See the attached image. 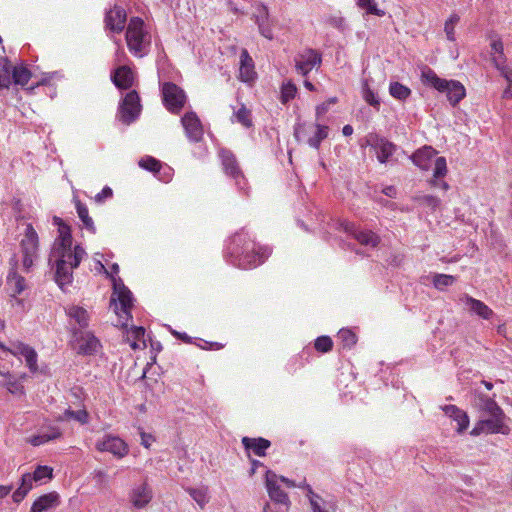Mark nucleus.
Returning a JSON list of instances; mask_svg holds the SVG:
<instances>
[{"label":"nucleus","instance_id":"f257e3e1","mask_svg":"<svg viewBox=\"0 0 512 512\" xmlns=\"http://www.w3.org/2000/svg\"><path fill=\"white\" fill-rule=\"evenodd\" d=\"M269 255L267 248H257L245 232H237L232 236L226 252L229 263L241 269L255 268L264 263Z\"/></svg>","mask_w":512,"mask_h":512},{"label":"nucleus","instance_id":"f03ea898","mask_svg":"<svg viewBox=\"0 0 512 512\" xmlns=\"http://www.w3.org/2000/svg\"><path fill=\"white\" fill-rule=\"evenodd\" d=\"M421 79L423 84L431 86L441 93H446L447 99L453 107H456L466 96V89L461 82L440 78L429 67L422 70Z\"/></svg>","mask_w":512,"mask_h":512},{"label":"nucleus","instance_id":"7ed1b4c3","mask_svg":"<svg viewBox=\"0 0 512 512\" xmlns=\"http://www.w3.org/2000/svg\"><path fill=\"white\" fill-rule=\"evenodd\" d=\"M110 279L113 284V293L110 298V307H114V312L121 317L119 313L118 302L120 304V309L123 314L126 316V321L132 319L131 310L133 308V294L128 289L127 286L123 283L122 279L119 277H115L110 275ZM127 322L122 323L123 328H127Z\"/></svg>","mask_w":512,"mask_h":512},{"label":"nucleus","instance_id":"20e7f679","mask_svg":"<svg viewBox=\"0 0 512 512\" xmlns=\"http://www.w3.org/2000/svg\"><path fill=\"white\" fill-rule=\"evenodd\" d=\"M144 21L140 17H132L126 29V42L129 50L135 55L142 56L147 32L144 31Z\"/></svg>","mask_w":512,"mask_h":512},{"label":"nucleus","instance_id":"39448f33","mask_svg":"<svg viewBox=\"0 0 512 512\" xmlns=\"http://www.w3.org/2000/svg\"><path fill=\"white\" fill-rule=\"evenodd\" d=\"M20 246L23 254V270L28 273L33 266L34 259L37 257L39 247L38 234L31 223L26 226L24 238L21 240Z\"/></svg>","mask_w":512,"mask_h":512},{"label":"nucleus","instance_id":"423d86ee","mask_svg":"<svg viewBox=\"0 0 512 512\" xmlns=\"http://www.w3.org/2000/svg\"><path fill=\"white\" fill-rule=\"evenodd\" d=\"M141 110L140 96L136 90H131L120 102L118 108L119 120L125 125H130L139 117Z\"/></svg>","mask_w":512,"mask_h":512},{"label":"nucleus","instance_id":"0eeeda50","mask_svg":"<svg viewBox=\"0 0 512 512\" xmlns=\"http://www.w3.org/2000/svg\"><path fill=\"white\" fill-rule=\"evenodd\" d=\"M278 475L272 470L267 469L265 473V484L270 499L278 506L276 512H288L290 500L286 492H284L277 483Z\"/></svg>","mask_w":512,"mask_h":512},{"label":"nucleus","instance_id":"6e6552de","mask_svg":"<svg viewBox=\"0 0 512 512\" xmlns=\"http://www.w3.org/2000/svg\"><path fill=\"white\" fill-rule=\"evenodd\" d=\"M161 91L167 110L175 114L179 113L186 103L184 90L173 82H165Z\"/></svg>","mask_w":512,"mask_h":512},{"label":"nucleus","instance_id":"1a4fd4ad","mask_svg":"<svg viewBox=\"0 0 512 512\" xmlns=\"http://www.w3.org/2000/svg\"><path fill=\"white\" fill-rule=\"evenodd\" d=\"M219 156L225 173L235 180L240 190H244L246 185L245 177L234 153L229 149L222 148L219 151Z\"/></svg>","mask_w":512,"mask_h":512},{"label":"nucleus","instance_id":"9d476101","mask_svg":"<svg viewBox=\"0 0 512 512\" xmlns=\"http://www.w3.org/2000/svg\"><path fill=\"white\" fill-rule=\"evenodd\" d=\"M366 143L376 151L377 159L380 163H387L397 150V146L394 143L376 133L369 134L366 138Z\"/></svg>","mask_w":512,"mask_h":512},{"label":"nucleus","instance_id":"9b49d317","mask_svg":"<svg viewBox=\"0 0 512 512\" xmlns=\"http://www.w3.org/2000/svg\"><path fill=\"white\" fill-rule=\"evenodd\" d=\"M295 63L297 72L306 76L315 66L322 63V55L317 50L308 48L295 58Z\"/></svg>","mask_w":512,"mask_h":512},{"label":"nucleus","instance_id":"f8f14e48","mask_svg":"<svg viewBox=\"0 0 512 512\" xmlns=\"http://www.w3.org/2000/svg\"><path fill=\"white\" fill-rule=\"evenodd\" d=\"M96 448L99 451H107L112 453L118 458H123L128 454V445L119 437L106 435L103 440L96 443Z\"/></svg>","mask_w":512,"mask_h":512},{"label":"nucleus","instance_id":"ddd939ff","mask_svg":"<svg viewBox=\"0 0 512 512\" xmlns=\"http://www.w3.org/2000/svg\"><path fill=\"white\" fill-rule=\"evenodd\" d=\"M127 14L123 7L114 5L105 14V27L112 32L121 33L125 28Z\"/></svg>","mask_w":512,"mask_h":512},{"label":"nucleus","instance_id":"4468645a","mask_svg":"<svg viewBox=\"0 0 512 512\" xmlns=\"http://www.w3.org/2000/svg\"><path fill=\"white\" fill-rule=\"evenodd\" d=\"M52 267L54 271V280L59 288L65 291V287L70 285L73 281V270L76 267L67 264L63 259H55Z\"/></svg>","mask_w":512,"mask_h":512},{"label":"nucleus","instance_id":"2eb2a0df","mask_svg":"<svg viewBox=\"0 0 512 512\" xmlns=\"http://www.w3.org/2000/svg\"><path fill=\"white\" fill-rule=\"evenodd\" d=\"M504 416H491L489 419L481 420L471 431L472 435H479L481 431L486 429L490 433L508 434L509 428L503 422Z\"/></svg>","mask_w":512,"mask_h":512},{"label":"nucleus","instance_id":"dca6fc26","mask_svg":"<svg viewBox=\"0 0 512 512\" xmlns=\"http://www.w3.org/2000/svg\"><path fill=\"white\" fill-rule=\"evenodd\" d=\"M77 336L78 354L81 355H94L97 353L98 348L101 346L100 341L91 332H80L77 329L73 331Z\"/></svg>","mask_w":512,"mask_h":512},{"label":"nucleus","instance_id":"f3484780","mask_svg":"<svg viewBox=\"0 0 512 512\" xmlns=\"http://www.w3.org/2000/svg\"><path fill=\"white\" fill-rule=\"evenodd\" d=\"M188 138L193 142H199L203 137L201 122L194 112H187L181 119Z\"/></svg>","mask_w":512,"mask_h":512},{"label":"nucleus","instance_id":"a211bd4d","mask_svg":"<svg viewBox=\"0 0 512 512\" xmlns=\"http://www.w3.org/2000/svg\"><path fill=\"white\" fill-rule=\"evenodd\" d=\"M85 255L86 252L81 245H75L74 249L69 247L67 250H52L51 252V257L63 259L67 264L72 265V267H79Z\"/></svg>","mask_w":512,"mask_h":512},{"label":"nucleus","instance_id":"6ab92c4d","mask_svg":"<svg viewBox=\"0 0 512 512\" xmlns=\"http://www.w3.org/2000/svg\"><path fill=\"white\" fill-rule=\"evenodd\" d=\"M111 81L119 90H128L134 84L133 71L127 65L119 66L112 71Z\"/></svg>","mask_w":512,"mask_h":512},{"label":"nucleus","instance_id":"aec40b11","mask_svg":"<svg viewBox=\"0 0 512 512\" xmlns=\"http://www.w3.org/2000/svg\"><path fill=\"white\" fill-rule=\"evenodd\" d=\"M241 442L249 457L251 451L256 456L264 457L266 456V450L271 446V442L263 437L251 438L245 436Z\"/></svg>","mask_w":512,"mask_h":512},{"label":"nucleus","instance_id":"412c9836","mask_svg":"<svg viewBox=\"0 0 512 512\" xmlns=\"http://www.w3.org/2000/svg\"><path fill=\"white\" fill-rule=\"evenodd\" d=\"M254 18L260 34L267 39H273V32L269 23V10L264 3L258 4L257 14L254 15Z\"/></svg>","mask_w":512,"mask_h":512},{"label":"nucleus","instance_id":"4be33fe9","mask_svg":"<svg viewBox=\"0 0 512 512\" xmlns=\"http://www.w3.org/2000/svg\"><path fill=\"white\" fill-rule=\"evenodd\" d=\"M444 413L457 422L458 433H463L469 426V417L465 411L456 405H445L442 407Z\"/></svg>","mask_w":512,"mask_h":512},{"label":"nucleus","instance_id":"5701e85b","mask_svg":"<svg viewBox=\"0 0 512 512\" xmlns=\"http://www.w3.org/2000/svg\"><path fill=\"white\" fill-rule=\"evenodd\" d=\"M151 500L152 490L146 482L132 490L131 502L135 508H144Z\"/></svg>","mask_w":512,"mask_h":512},{"label":"nucleus","instance_id":"b1692460","mask_svg":"<svg viewBox=\"0 0 512 512\" xmlns=\"http://www.w3.org/2000/svg\"><path fill=\"white\" fill-rule=\"evenodd\" d=\"M240 79L243 82H252L256 78L254 70V61L246 49H243L240 55Z\"/></svg>","mask_w":512,"mask_h":512},{"label":"nucleus","instance_id":"393cba45","mask_svg":"<svg viewBox=\"0 0 512 512\" xmlns=\"http://www.w3.org/2000/svg\"><path fill=\"white\" fill-rule=\"evenodd\" d=\"M462 302H465V305L469 307L470 311L478 315L483 319H490L494 312L491 308H489L484 302L475 299L468 294H465L460 299Z\"/></svg>","mask_w":512,"mask_h":512},{"label":"nucleus","instance_id":"a878e982","mask_svg":"<svg viewBox=\"0 0 512 512\" xmlns=\"http://www.w3.org/2000/svg\"><path fill=\"white\" fill-rule=\"evenodd\" d=\"M59 503V494L57 492H50L38 497L33 502L30 512H45L52 507L58 506Z\"/></svg>","mask_w":512,"mask_h":512},{"label":"nucleus","instance_id":"bb28decb","mask_svg":"<svg viewBox=\"0 0 512 512\" xmlns=\"http://www.w3.org/2000/svg\"><path fill=\"white\" fill-rule=\"evenodd\" d=\"M436 153L437 152L432 147L425 146L414 152L411 156V160L422 170H428L433 163V157Z\"/></svg>","mask_w":512,"mask_h":512},{"label":"nucleus","instance_id":"cd10ccee","mask_svg":"<svg viewBox=\"0 0 512 512\" xmlns=\"http://www.w3.org/2000/svg\"><path fill=\"white\" fill-rule=\"evenodd\" d=\"M475 406L480 410L485 411L490 416H504L503 410L495 400L483 393H479L476 396Z\"/></svg>","mask_w":512,"mask_h":512},{"label":"nucleus","instance_id":"c85d7f7f","mask_svg":"<svg viewBox=\"0 0 512 512\" xmlns=\"http://www.w3.org/2000/svg\"><path fill=\"white\" fill-rule=\"evenodd\" d=\"M59 237L56 239L55 244L52 250H67V248L72 247V234L71 228L66 223H61L60 228H58Z\"/></svg>","mask_w":512,"mask_h":512},{"label":"nucleus","instance_id":"c756f323","mask_svg":"<svg viewBox=\"0 0 512 512\" xmlns=\"http://www.w3.org/2000/svg\"><path fill=\"white\" fill-rule=\"evenodd\" d=\"M32 78V72L25 65H16L11 73V85L24 87Z\"/></svg>","mask_w":512,"mask_h":512},{"label":"nucleus","instance_id":"7c9ffc66","mask_svg":"<svg viewBox=\"0 0 512 512\" xmlns=\"http://www.w3.org/2000/svg\"><path fill=\"white\" fill-rule=\"evenodd\" d=\"M14 69L8 57H0V89H9L11 86V73Z\"/></svg>","mask_w":512,"mask_h":512},{"label":"nucleus","instance_id":"2f4dec72","mask_svg":"<svg viewBox=\"0 0 512 512\" xmlns=\"http://www.w3.org/2000/svg\"><path fill=\"white\" fill-rule=\"evenodd\" d=\"M353 237L365 246L376 247L380 243V237L371 230L354 231Z\"/></svg>","mask_w":512,"mask_h":512},{"label":"nucleus","instance_id":"473e14b6","mask_svg":"<svg viewBox=\"0 0 512 512\" xmlns=\"http://www.w3.org/2000/svg\"><path fill=\"white\" fill-rule=\"evenodd\" d=\"M67 314L70 318L74 319L80 328H86L89 325V314L86 309L81 306H71Z\"/></svg>","mask_w":512,"mask_h":512},{"label":"nucleus","instance_id":"72a5a7b5","mask_svg":"<svg viewBox=\"0 0 512 512\" xmlns=\"http://www.w3.org/2000/svg\"><path fill=\"white\" fill-rule=\"evenodd\" d=\"M75 204H76L77 214H78L80 220L83 222L84 227L88 231L95 233L96 228L94 226V222H93L92 218L89 216L87 206L85 204H83L78 199L75 201Z\"/></svg>","mask_w":512,"mask_h":512},{"label":"nucleus","instance_id":"f704fd0d","mask_svg":"<svg viewBox=\"0 0 512 512\" xmlns=\"http://www.w3.org/2000/svg\"><path fill=\"white\" fill-rule=\"evenodd\" d=\"M138 165L141 168H143L149 172H152L156 177L161 179V177L159 176V173L162 168V163L158 159H156L152 156H146L139 160Z\"/></svg>","mask_w":512,"mask_h":512},{"label":"nucleus","instance_id":"c9c22d12","mask_svg":"<svg viewBox=\"0 0 512 512\" xmlns=\"http://www.w3.org/2000/svg\"><path fill=\"white\" fill-rule=\"evenodd\" d=\"M89 413L86 409H80L78 411L71 410L70 408L66 409L63 416L59 417V420H68L73 419L80 424H87L89 422Z\"/></svg>","mask_w":512,"mask_h":512},{"label":"nucleus","instance_id":"e433bc0d","mask_svg":"<svg viewBox=\"0 0 512 512\" xmlns=\"http://www.w3.org/2000/svg\"><path fill=\"white\" fill-rule=\"evenodd\" d=\"M389 93L393 98L403 101L411 95V90L400 82H391Z\"/></svg>","mask_w":512,"mask_h":512},{"label":"nucleus","instance_id":"4c0bfd02","mask_svg":"<svg viewBox=\"0 0 512 512\" xmlns=\"http://www.w3.org/2000/svg\"><path fill=\"white\" fill-rule=\"evenodd\" d=\"M315 127L317 129L315 134L307 142L311 147L318 149L321 142L327 138L329 127L321 124H316Z\"/></svg>","mask_w":512,"mask_h":512},{"label":"nucleus","instance_id":"58836bf2","mask_svg":"<svg viewBox=\"0 0 512 512\" xmlns=\"http://www.w3.org/2000/svg\"><path fill=\"white\" fill-rule=\"evenodd\" d=\"M237 122L246 128L253 126L251 110H249L244 104L234 112Z\"/></svg>","mask_w":512,"mask_h":512},{"label":"nucleus","instance_id":"ea45409f","mask_svg":"<svg viewBox=\"0 0 512 512\" xmlns=\"http://www.w3.org/2000/svg\"><path fill=\"white\" fill-rule=\"evenodd\" d=\"M14 281L13 296L21 294L26 287L25 278L19 275L15 270H12L8 274V282Z\"/></svg>","mask_w":512,"mask_h":512},{"label":"nucleus","instance_id":"a19ab883","mask_svg":"<svg viewBox=\"0 0 512 512\" xmlns=\"http://www.w3.org/2000/svg\"><path fill=\"white\" fill-rule=\"evenodd\" d=\"M460 17L453 13L445 22L444 31L449 41H455V26L459 23Z\"/></svg>","mask_w":512,"mask_h":512},{"label":"nucleus","instance_id":"79ce46f5","mask_svg":"<svg viewBox=\"0 0 512 512\" xmlns=\"http://www.w3.org/2000/svg\"><path fill=\"white\" fill-rule=\"evenodd\" d=\"M338 338L342 341L344 348H352L357 342L356 334L350 329H341Z\"/></svg>","mask_w":512,"mask_h":512},{"label":"nucleus","instance_id":"37998d69","mask_svg":"<svg viewBox=\"0 0 512 512\" xmlns=\"http://www.w3.org/2000/svg\"><path fill=\"white\" fill-rule=\"evenodd\" d=\"M296 93L297 87L293 82L288 81L284 83L281 87V102L283 104L288 103L290 100L294 99Z\"/></svg>","mask_w":512,"mask_h":512},{"label":"nucleus","instance_id":"c03bdc74","mask_svg":"<svg viewBox=\"0 0 512 512\" xmlns=\"http://www.w3.org/2000/svg\"><path fill=\"white\" fill-rule=\"evenodd\" d=\"M314 348L320 353H328L333 349V340L329 336H319L314 341Z\"/></svg>","mask_w":512,"mask_h":512},{"label":"nucleus","instance_id":"a18cd8bd","mask_svg":"<svg viewBox=\"0 0 512 512\" xmlns=\"http://www.w3.org/2000/svg\"><path fill=\"white\" fill-rule=\"evenodd\" d=\"M363 98L369 105L379 110L380 100L378 96L370 89L367 81L363 83Z\"/></svg>","mask_w":512,"mask_h":512},{"label":"nucleus","instance_id":"49530a36","mask_svg":"<svg viewBox=\"0 0 512 512\" xmlns=\"http://www.w3.org/2000/svg\"><path fill=\"white\" fill-rule=\"evenodd\" d=\"M134 341L130 344L131 348L136 350L139 348L138 342H142L143 346H146L144 336H145V329L142 326H132L130 331Z\"/></svg>","mask_w":512,"mask_h":512},{"label":"nucleus","instance_id":"de8ad7c7","mask_svg":"<svg viewBox=\"0 0 512 512\" xmlns=\"http://www.w3.org/2000/svg\"><path fill=\"white\" fill-rule=\"evenodd\" d=\"M447 173V163L445 157H437L434 160L433 177L436 179L443 178Z\"/></svg>","mask_w":512,"mask_h":512},{"label":"nucleus","instance_id":"09e8293b","mask_svg":"<svg viewBox=\"0 0 512 512\" xmlns=\"http://www.w3.org/2000/svg\"><path fill=\"white\" fill-rule=\"evenodd\" d=\"M31 475L35 482H39L44 478L51 479L53 477V469L46 465H38Z\"/></svg>","mask_w":512,"mask_h":512},{"label":"nucleus","instance_id":"8fccbe9b","mask_svg":"<svg viewBox=\"0 0 512 512\" xmlns=\"http://www.w3.org/2000/svg\"><path fill=\"white\" fill-rule=\"evenodd\" d=\"M455 282V277L446 274H436L433 278L434 286L442 290L444 287L451 286Z\"/></svg>","mask_w":512,"mask_h":512},{"label":"nucleus","instance_id":"3c124183","mask_svg":"<svg viewBox=\"0 0 512 512\" xmlns=\"http://www.w3.org/2000/svg\"><path fill=\"white\" fill-rule=\"evenodd\" d=\"M493 62L508 84L512 86V69L506 66L505 62L498 61V58H493Z\"/></svg>","mask_w":512,"mask_h":512},{"label":"nucleus","instance_id":"603ef678","mask_svg":"<svg viewBox=\"0 0 512 512\" xmlns=\"http://www.w3.org/2000/svg\"><path fill=\"white\" fill-rule=\"evenodd\" d=\"M490 46L492 52L497 54V56H494L493 58H498V61L505 62L506 57L504 55V46L502 40L500 38L495 39L491 42Z\"/></svg>","mask_w":512,"mask_h":512},{"label":"nucleus","instance_id":"864d4df0","mask_svg":"<svg viewBox=\"0 0 512 512\" xmlns=\"http://www.w3.org/2000/svg\"><path fill=\"white\" fill-rule=\"evenodd\" d=\"M419 201H420L422 204H424V205H426V206L430 207V208H431V209H433V210L437 209V208L440 206V204H441V200H440L438 197L433 196V195H424V196H421V197L419 198Z\"/></svg>","mask_w":512,"mask_h":512},{"label":"nucleus","instance_id":"5fc2aeb1","mask_svg":"<svg viewBox=\"0 0 512 512\" xmlns=\"http://www.w3.org/2000/svg\"><path fill=\"white\" fill-rule=\"evenodd\" d=\"M188 492L193 500L196 501L200 506H203L207 502L206 494L204 491L200 489L189 488Z\"/></svg>","mask_w":512,"mask_h":512},{"label":"nucleus","instance_id":"6e6d98bb","mask_svg":"<svg viewBox=\"0 0 512 512\" xmlns=\"http://www.w3.org/2000/svg\"><path fill=\"white\" fill-rule=\"evenodd\" d=\"M55 436H56V434H54V435H52V434H42V432H41L39 435L33 436L30 439V443L33 446H39V445L44 444V443H46V442H48L50 440H54Z\"/></svg>","mask_w":512,"mask_h":512},{"label":"nucleus","instance_id":"4d7b16f0","mask_svg":"<svg viewBox=\"0 0 512 512\" xmlns=\"http://www.w3.org/2000/svg\"><path fill=\"white\" fill-rule=\"evenodd\" d=\"M198 340H199V342H196L195 344L204 350H220L224 347V345L219 342H209V341H205L203 339H198Z\"/></svg>","mask_w":512,"mask_h":512},{"label":"nucleus","instance_id":"13d9d810","mask_svg":"<svg viewBox=\"0 0 512 512\" xmlns=\"http://www.w3.org/2000/svg\"><path fill=\"white\" fill-rule=\"evenodd\" d=\"M25 360L30 371L35 373L38 370L36 351L34 350L33 352H29V355H25Z\"/></svg>","mask_w":512,"mask_h":512},{"label":"nucleus","instance_id":"bf43d9fd","mask_svg":"<svg viewBox=\"0 0 512 512\" xmlns=\"http://www.w3.org/2000/svg\"><path fill=\"white\" fill-rule=\"evenodd\" d=\"M15 350L12 352L14 355H21L25 358V355H29V352H33L34 349L32 347H30L29 345L27 344H24V343H17L15 345Z\"/></svg>","mask_w":512,"mask_h":512},{"label":"nucleus","instance_id":"052dcab7","mask_svg":"<svg viewBox=\"0 0 512 512\" xmlns=\"http://www.w3.org/2000/svg\"><path fill=\"white\" fill-rule=\"evenodd\" d=\"M113 196V191L110 187L106 186L102 189L100 193L95 196V201L97 203H102L105 199L111 198Z\"/></svg>","mask_w":512,"mask_h":512},{"label":"nucleus","instance_id":"680f3d73","mask_svg":"<svg viewBox=\"0 0 512 512\" xmlns=\"http://www.w3.org/2000/svg\"><path fill=\"white\" fill-rule=\"evenodd\" d=\"M30 491V487H26V488H17L16 491L13 493L12 495V499L15 503H20L24 498L25 496L27 495V493Z\"/></svg>","mask_w":512,"mask_h":512},{"label":"nucleus","instance_id":"e2e57ef3","mask_svg":"<svg viewBox=\"0 0 512 512\" xmlns=\"http://www.w3.org/2000/svg\"><path fill=\"white\" fill-rule=\"evenodd\" d=\"M0 376H2L5 379V381H0V385L14 384V376L10 373L8 369L0 370Z\"/></svg>","mask_w":512,"mask_h":512},{"label":"nucleus","instance_id":"0e129e2a","mask_svg":"<svg viewBox=\"0 0 512 512\" xmlns=\"http://www.w3.org/2000/svg\"><path fill=\"white\" fill-rule=\"evenodd\" d=\"M33 481H34V479H33L32 475L30 473H25L21 477V484H20L19 488L30 487V489H31Z\"/></svg>","mask_w":512,"mask_h":512},{"label":"nucleus","instance_id":"69168bd1","mask_svg":"<svg viewBox=\"0 0 512 512\" xmlns=\"http://www.w3.org/2000/svg\"><path fill=\"white\" fill-rule=\"evenodd\" d=\"M171 333L178 340H181L182 342H184L186 344H191L192 343V338L189 335H187L186 333H184V332H178L176 330H171Z\"/></svg>","mask_w":512,"mask_h":512},{"label":"nucleus","instance_id":"338daca9","mask_svg":"<svg viewBox=\"0 0 512 512\" xmlns=\"http://www.w3.org/2000/svg\"><path fill=\"white\" fill-rule=\"evenodd\" d=\"M140 435H141V444L145 448H149L151 445V441H154L155 438L151 434L145 433L143 431L140 433Z\"/></svg>","mask_w":512,"mask_h":512},{"label":"nucleus","instance_id":"774afa93","mask_svg":"<svg viewBox=\"0 0 512 512\" xmlns=\"http://www.w3.org/2000/svg\"><path fill=\"white\" fill-rule=\"evenodd\" d=\"M367 14H372L376 16H383L385 13L383 10L378 9L377 4L375 0L373 3L366 9Z\"/></svg>","mask_w":512,"mask_h":512}]
</instances>
